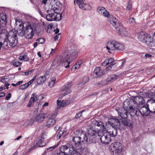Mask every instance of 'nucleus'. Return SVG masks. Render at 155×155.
Masks as SVG:
<instances>
[{"mask_svg":"<svg viewBox=\"0 0 155 155\" xmlns=\"http://www.w3.org/2000/svg\"><path fill=\"white\" fill-rule=\"evenodd\" d=\"M38 12L41 16L44 18H46V19L49 21H55L54 13L52 12H47L48 14L47 15L43 14L41 11L39 10Z\"/></svg>","mask_w":155,"mask_h":155,"instance_id":"obj_16","label":"nucleus"},{"mask_svg":"<svg viewBox=\"0 0 155 155\" xmlns=\"http://www.w3.org/2000/svg\"><path fill=\"white\" fill-rule=\"evenodd\" d=\"M60 36V34H59L56 36H55L54 37V39L55 41H56V40H58L59 37Z\"/></svg>","mask_w":155,"mask_h":155,"instance_id":"obj_61","label":"nucleus"},{"mask_svg":"<svg viewBox=\"0 0 155 155\" xmlns=\"http://www.w3.org/2000/svg\"><path fill=\"white\" fill-rule=\"evenodd\" d=\"M31 101L35 102L38 101V95L36 93H34L32 95L30 99Z\"/></svg>","mask_w":155,"mask_h":155,"instance_id":"obj_35","label":"nucleus"},{"mask_svg":"<svg viewBox=\"0 0 155 155\" xmlns=\"http://www.w3.org/2000/svg\"><path fill=\"white\" fill-rule=\"evenodd\" d=\"M82 132L80 130H76L74 133L75 135H77L76 136H78V135H79V134H81Z\"/></svg>","mask_w":155,"mask_h":155,"instance_id":"obj_60","label":"nucleus"},{"mask_svg":"<svg viewBox=\"0 0 155 155\" xmlns=\"http://www.w3.org/2000/svg\"><path fill=\"white\" fill-rule=\"evenodd\" d=\"M84 111V110H83L77 113L75 115V118L76 119H78L81 117L82 116V113Z\"/></svg>","mask_w":155,"mask_h":155,"instance_id":"obj_41","label":"nucleus"},{"mask_svg":"<svg viewBox=\"0 0 155 155\" xmlns=\"http://www.w3.org/2000/svg\"><path fill=\"white\" fill-rule=\"evenodd\" d=\"M47 136L46 134L44 133H42L40 137L39 140L37 142L36 144L37 146L39 147H42L45 145V143L44 142V140L46 139Z\"/></svg>","mask_w":155,"mask_h":155,"instance_id":"obj_17","label":"nucleus"},{"mask_svg":"<svg viewBox=\"0 0 155 155\" xmlns=\"http://www.w3.org/2000/svg\"><path fill=\"white\" fill-rule=\"evenodd\" d=\"M57 104H58L57 108L59 109L63 107L65 104V103L64 102V101H61L58 100L57 101Z\"/></svg>","mask_w":155,"mask_h":155,"instance_id":"obj_37","label":"nucleus"},{"mask_svg":"<svg viewBox=\"0 0 155 155\" xmlns=\"http://www.w3.org/2000/svg\"><path fill=\"white\" fill-rule=\"evenodd\" d=\"M118 77V75H112L109 76L107 78V81L108 82L111 81H114Z\"/></svg>","mask_w":155,"mask_h":155,"instance_id":"obj_32","label":"nucleus"},{"mask_svg":"<svg viewBox=\"0 0 155 155\" xmlns=\"http://www.w3.org/2000/svg\"><path fill=\"white\" fill-rule=\"evenodd\" d=\"M45 117V114L41 113L37 115L36 116L35 118V120L39 123L41 122L44 120Z\"/></svg>","mask_w":155,"mask_h":155,"instance_id":"obj_28","label":"nucleus"},{"mask_svg":"<svg viewBox=\"0 0 155 155\" xmlns=\"http://www.w3.org/2000/svg\"><path fill=\"white\" fill-rule=\"evenodd\" d=\"M148 34L144 31H142L138 34V39L143 42L145 41L144 39L147 36Z\"/></svg>","mask_w":155,"mask_h":155,"instance_id":"obj_25","label":"nucleus"},{"mask_svg":"<svg viewBox=\"0 0 155 155\" xmlns=\"http://www.w3.org/2000/svg\"><path fill=\"white\" fill-rule=\"evenodd\" d=\"M105 127H111L112 128H118L120 130V127L121 125V122L116 118H111L110 120L106 123Z\"/></svg>","mask_w":155,"mask_h":155,"instance_id":"obj_8","label":"nucleus"},{"mask_svg":"<svg viewBox=\"0 0 155 155\" xmlns=\"http://www.w3.org/2000/svg\"><path fill=\"white\" fill-rule=\"evenodd\" d=\"M55 80L56 79H55V80H52L51 81L49 82L48 86L50 87H52L54 86V85L55 84Z\"/></svg>","mask_w":155,"mask_h":155,"instance_id":"obj_44","label":"nucleus"},{"mask_svg":"<svg viewBox=\"0 0 155 155\" xmlns=\"http://www.w3.org/2000/svg\"><path fill=\"white\" fill-rule=\"evenodd\" d=\"M94 73L97 77H100L104 74L103 70L101 69L99 67H97L94 71Z\"/></svg>","mask_w":155,"mask_h":155,"instance_id":"obj_24","label":"nucleus"},{"mask_svg":"<svg viewBox=\"0 0 155 155\" xmlns=\"http://www.w3.org/2000/svg\"><path fill=\"white\" fill-rule=\"evenodd\" d=\"M34 103V102L32 101H31L30 100L28 104L27 105V107H31L33 105Z\"/></svg>","mask_w":155,"mask_h":155,"instance_id":"obj_51","label":"nucleus"},{"mask_svg":"<svg viewBox=\"0 0 155 155\" xmlns=\"http://www.w3.org/2000/svg\"><path fill=\"white\" fill-rule=\"evenodd\" d=\"M89 77L88 76H87L84 77L83 78L82 81L79 84V86L88 82L89 81Z\"/></svg>","mask_w":155,"mask_h":155,"instance_id":"obj_34","label":"nucleus"},{"mask_svg":"<svg viewBox=\"0 0 155 155\" xmlns=\"http://www.w3.org/2000/svg\"><path fill=\"white\" fill-rule=\"evenodd\" d=\"M130 23L134 24L135 23V19L134 18H130L129 19Z\"/></svg>","mask_w":155,"mask_h":155,"instance_id":"obj_53","label":"nucleus"},{"mask_svg":"<svg viewBox=\"0 0 155 155\" xmlns=\"http://www.w3.org/2000/svg\"><path fill=\"white\" fill-rule=\"evenodd\" d=\"M38 44H43L45 42V39L44 38H40L37 40Z\"/></svg>","mask_w":155,"mask_h":155,"instance_id":"obj_49","label":"nucleus"},{"mask_svg":"<svg viewBox=\"0 0 155 155\" xmlns=\"http://www.w3.org/2000/svg\"><path fill=\"white\" fill-rule=\"evenodd\" d=\"M72 85V84L71 82H69L67 83L66 85H65L64 86L68 87V88H70L71 86Z\"/></svg>","mask_w":155,"mask_h":155,"instance_id":"obj_58","label":"nucleus"},{"mask_svg":"<svg viewBox=\"0 0 155 155\" xmlns=\"http://www.w3.org/2000/svg\"><path fill=\"white\" fill-rule=\"evenodd\" d=\"M31 24L33 25V29L34 33L35 32L36 34H39L43 31V28L41 25L34 24Z\"/></svg>","mask_w":155,"mask_h":155,"instance_id":"obj_22","label":"nucleus"},{"mask_svg":"<svg viewBox=\"0 0 155 155\" xmlns=\"http://www.w3.org/2000/svg\"><path fill=\"white\" fill-rule=\"evenodd\" d=\"M3 44V46H2V47L4 48H8V42L7 41H5L3 43H2Z\"/></svg>","mask_w":155,"mask_h":155,"instance_id":"obj_54","label":"nucleus"},{"mask_svg":"<svg viewBox=\"0 0 155 155\" xmlns=\"http://www.w3.org/2000/svg\"><path fill=\"white\" fill-rule=\"evenodd\" d=\"M19 88L20 89H21V90H23V89L26 88L25 87V86L24 85V84L20 86L19 87Z\"/></svg>","mask_w":155,"mask_h":155,"instance_id":"obj_62","label":"nucleus"},{"mask_svg":"<svg viewBox=\"0 0 155 155\" xmlns=\"http://www.w3.org/2000/svg\"><path fill=\"white\" fill-rule=\"evenodd\" d=\"M43 76L45 78V79L46 80V79H48L49 78L50 75L48 72H46Z\"/></svg>","mask_w":155,"mask_h":155,"instance_id":"obj_52","label":"nucleus"},{"mask_svg":"<svg viewBox=\"0 0 155 155\" xmlns=\"http://www.w3.org/2000/svg\"><path fill=\"white\" fill-rule=\"evenodd\" d=\"M101 15H102L105 17H108V16L110 15L109 13L107 10L104 12H103V13H102Z\"/></svg>","mask_w":155,"mask_h":155,"instance_id":"obj_47","label":"nucleus"},{"mask_svg":"<svg viewBox=\"0 0 155 155\" xmlns=\"http://www.w3.org/2000/svg\"><path fill=\"white\" fill-rule=\"evenodd\" d=\"M114 129L112 130V133L110 134H111V135L112 137H114L116 136L117 134V128H113Z\"/></svg>","mask_w":155,"mask_h":155,"instance_id":"obj_40","label":"nucleus"},{"mask_svg":"<svg viewBox=\"0 0 155 155\" xmlns=\"http://www.w3.org/2000/svg\"><path fill=\"white\" fill-rule=\"evenodd\" d=\"M7 22V15L4 13H0V27H4L6 25Z\"/></svg>","mask_w":155,"mask_h":155,"instance_id":"obj_18","label":"nucleus"},{"mask_svg":"<svg viewBox=\"0 0 155 155\" xmlns=\"http://www.w3.org/2000/svg\"><path fill=\"white\" fill-rule=\"evenodd\" d=\"M113 68L114 69V67L113 66V63L111 64L108 67H107L106 68V69L107 71L108 70H110L111 69Z\"/></svg>","mask_w":155,"mask_h":155,"instance_id":"obj_57","label":"nucleus"},{"mask_svg":"<svg viewBox=\"0 0 155 155\" xmlns=\"http://www.w3.org/2000/svg\"><path fill=\"white\" fill-rule=\"evenodd\" d=\"M106 10L105 8L103 7H98L97 9L98 12L101 14L103 13V12H104Z\"/></svg>","mask_w":155,"mask_h":155,"instance_id":"obj_39","label":"nucleus"},{"mask_svg":"<svg viewBox=\"0 0 155 155\" xmlns=\"http://www.w3.org/2000/svg\"><path fill=\"white\" fill-rule=\"evenodd\" d=\"M131 4L130 3H129L128 4L127 6L126 9L127 10L130 11L132 8Z\"/></svg>","mask_w":155,"mask_h":155,"instance_id":"obj_55","label":"nucleus"},{"mask_svg":"<svg viewBox=\"0 0 155 155\" xmlns=\"http://www.w3.org/2000/svg\"><path fill=\"white\" fill-rule=\"evenodd\" d=\"M65 148H63L64 150L66 152L68 155H81L80 153L78 152L76 150H82L77 149L75 148V147L71 143H69L68 147H65Z\"/></svg>","mask_w":155,"mask_h":155,"instance_id":"obj_7","label":"nucleus"},{"mask_svg":"<svg viewBox=\"0 0 155 155\" xmlns=\"http://www.w3.org/2000/svg\"><path fill=\"white\" fill-rule=\"evenodd\" d=\"M149 94L151 99H153L155 100V91L154 92V93L151 92Z\"/></svg>","mask_w":155,"mask_h":155,"instance_id":"obj_48","label":"nucleus"},{"mask_svg":"<svg viewBox=\"0 0 155 155\" xmlns=\"http://www.w3.org/2000/svg\"><path fill=\"white\" fill-rule=\"evenodd\" d=\"M56 116V114L55 113L49 114L47 116V120L45 126L48 127H51L54 126L56 123L55 118Z\"/></svg>","mask_w":155,"mask_h":155,"instance_id":"obj_13","label":"nucleus"},{"mask_svg":"<svg viewBox=\"0 0 155 155\" xmlns=\"http://www.w3.org/2000/svg\"><path fill=\"white\" fill-rule=\"evenodd\" d=\"M33 25L31 24H28L26 26L25 37L27 39L32 38L35 34L33 29Z\"/></svg>","mask_w":155,"mask_h":155,"instance_id":"obj_11","label":"nucleus"},{"mask_svg":"<svg viewBox=\"0 0 155 155\" xmlns=\"http://www.w3.org/2000/svg\"><path fill=\"white\" fill-rule=\"evenodd\" d=\"M19 59L20 60H24L25 61H28L29 60V58L25 54L20 56Z\"/></svg>","mask_w":155,"mask_h":155,"instance_id":"obj_38","label":"nucleus"},{"mask_svg":"<svg viewBox=\"0 0 155 155\" xmlns=\"http://www.w3.org/2000/svg\"><path fill=\"white\" fill-rule=\"evenodd\" d=\"M56 5H54L51 6V9H49L47 11V12H52L54 13L58 12V9Z\"/></svg>","mask_w":155,"mask_h":155,"instance_id":"obj_30","label":"nucleus"},{"mask_svg":"<svg viewBox=\"0 0 155 155\" xmlns=\"http://www.w3.org/2000/svg\"><path fill=\"white\" fill-rule=\"evenodd\" d=\"M78 55V51L76 49L68 50L65 52L62 56L57 58L54 61L57 63V65L60 66H65L66 64H68L65 67V68H68L69 67L70 62L68 60L72 61L75 59Z\"/></svg>","mask_w":155,"mask_h":155,"instance_id":"obj_2","label":"nucleus"},{"mask_svg":"<svg viewBox=\"0 0 155 155\" xmlns=\"http://www.w3.org/2000/svg\"><path fill=\"white\" fill-rule=\"evenodd\" d=\"M12 62L13 65L16 67H18L21 66L22 64L17 59H14L12 61Z\"/></svg>","mask_w":155,"mask_h":155,"instance_id":"obj_36","label":"nucleus"},{"mask_svg":"<svg viewBox=\"0 0 155 155\" xmlns=\"http://www.w3.org/2000/svg\"><path fill=\"white\" fill-rule=\"evenodd\" d=\"M145 103V101L143 97L138 95L133 96L130 100L124 101V105L128 109L130 115L134 116L138 114V112L137 111V108L140 107V105L143 104Z\"/></svg>","mask_w":155,"mask_h":155,"instance_id":"obj_1","label":"nucleus"},{"mask_svg":"<svg viewBox=\"0 0 155 155\" xmlns=\"http://www.w3.org/2000/svg\"><path fill=\"white\" fill-rule=\"evenodd\" d=\"M18 26L17 33L18 35L21 37L23 36L24 35H25V30L24 29V26L22 22H21Z\"/></svg>","mask_w":155,"mask_h":155,"instance_id":"obj_21","label":"nucleus"},{"mask_svg":"<svg viewBox=\"0 0 155 155\" xmlns=\"http://www.w3.org/2000/svg\"><path fill=\"white\" fill-rule=\"evenodd\" d=\"M77 3L79 5V7L82 9L85 10L87 9L86 8L88 7L89 8L88 9H91V6L88 4H87L84 3L83 1L81 0H78L77 2Z\"/></svg>","mask_w":155,"mask_h":155,"instance_id":"obj_23","label":"nucleus"},{"mask_svg":"<svg viewBox=\"0 0 155 155\" xmlns=\"http://www.w3.org/2000/svg\"><path fill=\"white\" fill-rule=\"evenodd\" d=\"M60 128V127L59 126H57L54 128V129L56 131H57L59 130Z\"/></svg>","mask_w":155,"mask_h":155,"instance_id":"obj_63","label":"nucleus"},{"mask_svg":"<svg viewBox=\"0 0 155 155\" xmlns=\"http://www.w3.org/2000/svg\"><path fill=\"white\" fill-rule=\"evenodd\" d=\"M55 15V21H58L61 20L62 17V13L56 12L54 13Z\"/></svg>","mask_w":155,"mask_h":155,"instance_id":"obj_31","label":"nucleus"},{"mask_svg":"<svg viewBox=\"0 0 155 155\" xmlns=\"http://www.w3.org/2000/svg\"><path fill=\"white\" fill-rule=\"evenodd\" d=\"M123 107L117 110L118 114L119 116L118 118L119 119L126 118L127 117L128 113L130 114L128 110L127 107L124 106L123 104Z\"/></svg>","mask_w":155,"mask_h":155,"instance_id":"obj_10","label":"nucleus"},{"mask_svg":"<svg viewBox=\"0 0 155 155\" xmlns=\"http://www.w3.org/2000/svg\"><path fill=\"white\" fill-rule=\"evenodd\" d=\"M143 43H145L147 46L150 47L153 46L155 44L153 38L151 37L150 38H149L148 41H145V40Z\"/></svg>","mask_w":155,"mask_h":155,"instance_id":"obj_29","label":"nucleus"},{"mask_svg":"<svg viewBox=\"0 0 155 155\" xmlns=\"http://www.w3.org/2000/svg\"><path fill=\"white\" fill-rule=\"evenodd\" d=\"M150 37H151L148 34L147 36L146 37V38H145V39L144 40L145 41H148L149 38H150Z\"/></svg>","mask_w":155,"mask_h":155,"instance_id":"obj_64","label":"nucleus"},{"mask_svg":"<svg viewBox=\"0 0 155 155\" xmlns=\"http://www.w3.org/2000/svg\"><path fill=\"white\" fill-rule=\"evenodd\" d=\"M80 65L79 64H76V65H74L72 68L71 70L72 71H74L77 69H78L79 68Z\"/></svg>","mask_w":155,"mask_h":155,"instance_id":"obj_43","label":"nucleus"},{"mask_svg":"<svg viewBox=\"0 0 155 155\" xmlns=\"http://www.w3.org/2000/svg\"><path fill=\"white\" fill-rule=\"evenodd\" d=\"M33 70L31 71H28L26 72H23L22 73V75H29L31 74V72L33 71Z\"/></svg>","mask_w":155,"mask_h":155,"instance_id":"obj_50","label":"nucleus"},{"mask_svg":"<svg viewBox=\"0 0 155 155\" xmlns=\"http://www.w3.org/2000/svg\"><path fill=\"white\" fill-rule=\"evenodd\" d=\"M146 104L148 107L150 112L155 113V102L153 100H148Z\"/></svg>","mask_w":155,"mask_h":155,"instance_id":"obj_20","label":"nucleus"},{"mask_svg":"<svg viewBox=\"0 0 155 155\" xmlns=\"http://www.w3.org/2000/svg\"><path fill=\"white\" fill-rule=\"evenodd\" d=\"M61 91H65L64 93L60 95L59 97L61 98L65 95L69 94L71 91V89L69 88H68V87L66 86L62 87L61 88Z\"/></svg>","mask_w":155,"mask_h":155,"instance_id":"obj_27","label":"nucleus"},{"mask_svg":"<svg viewBox=\"0 0 155 155\" xmlns=\"http://www.w3.org/2000/svg\"><path fill=\"white\" fill-rule=\"evenodd\" d=\"M108 64V62H107V60L105 59L102 63L101 65L102 66H106Z\"/></svg>","mask_w":155,"mask_h":155,"instance_id":"obj_56","label":"nucleus"},{"mask_svg":"<svg viewBox=\"0 0 155 155\" xmlns=\"http://www.w3.org/2000/svg\"><path fill=\"white\" fill-rule=\"evenodd\" d=\"M95 121H93L91 125V132L90 133V132L89 133L90 135L92 136H94L95 134L97 132V133L98 134V132L100 131H101V130H102V129H101V126H96L94 124V122Z\"/></svg>","mask_w":155,"mask_h":155,"instance_id":"obj_15","label":"nucleus"},{"mask_svg":"<svg viewBox=\"0 0 155 155\" xmlns=\"http://www.w3.org/2000/svg\"><path fill=\"white\" fill-rule=\"evenodd\" d=\"M11 96V94L9 93L6 96L5 99L7 100H8L10 99Z\"/></svg>","mask_w":155,"mask_h":155,"instance_id":"obj_59","label":"nucleus"},{"mask_svg":"<svg viewBox=\"0 0 155 155\" xmlns=\"http://www.w3.org/2000/svg\"><path fill=\"white\" fill-rule=\"evenodd\" d=\"M122 36H124L125 37H126L128 36V33L126 31L125 28L124 29V31H122L120 34Z\"/></svg>","mask_w":155,"mask_h":155,"instance_id":"obj_42","label":"nucleus"},{"mask_svg":"<svg viewBox=\"0 0 155 155\" xmlns=\"http://www.w3.org/2000/svg\"><path fill=\"white\" fill-rule=\"evenodd\" d=\"M64 133V130H62L61 129L60 130L58 134L57 135V137H58V139H60L61 137L63 134Z\"/></svg>","mask_w":155,"mask_h":155,"instance_id":"obj_45","label":"nucleus"},{"mask_svg":"<svg viewBox=\"0 0 155 155\" xmlns=\"http://www.w3.org/2000/svg\"><path fill=\"white\" fill-rule=\"evenodd\" d=\"M132 124L131 121L129 119H125L121 122V125L119 127L120 130H124L126 128L127 126L129 127Z\"/></svg>","mask_w":155,"mask_h":155,"instance_id":"obj_19","label":"nucleus"},{"mask_svg":"<svg viewBox=\"0 0 155 155\" xmlns=\"http://www.w3.org/2000/svg\"><path fill=\"white\" fill-rule=\"evenodd\" d=\"M106 48L109 50L117 51V50H123L124 47L122 44L118 43L114 40H111L107 43Z\"/></svg>","mask_w":155,"mask_h":155,"instance_id":"obj_5","label":"nucleus"},{"mask_svg":"<svg viewBox=\"0 0 155 155\" xmlns=\"http://www.w3.org/2000/svg\"><path fill=\"white\" fill-rule=\"evenodd\" d=\"M110 149L116 153L119 154L122 150V144L119 142H115L111 144L110 146Z\"/></svg>","mask_w":155,"mask_h":155,"instance_id":"obj_9","label":"nucleus"},{"mask_svg":"<svg viewBox=\"0 0 155 155\" xmlns=\"http://www.w3.org/2000/svg\"><path fill=\"white\" fill-rule=\"evenodd\" d=\"M8 40L9 42V45L11 47L15 46L18 42L17 37L16 34H13L12 35H9Z\"/></svg>","mask_w":155,"mask_h":155,"instance_id":"obj_14","label":"nucleus"},{"mask_svg":"<svg viewBox=\"0 0 155 155\" xmlns=\"http://www.w3.org/2000/svg\"><path fill=\"white\" fill-rule=\"evenodd\" d=\"M106 59L107 60V62H108V64L113 63V61H114V58H112Z\"/></svg>","mask_w":155,"mask_h":155,"instance_id":"obj_46","label":"nucleus"},{"mask_svg":"<svg viewBox=\"0 0 155 155\" xmlns=\"http://www.w3.org/2000/svg\"><path fill=\"white\" fill-rule=\"evenodd\" d=\"M108 20L110 23L115 28L116 30L118 31L120 34L123 31H124L125 28L121 25L116 18L111 16L108 18Z\"/></svg>","mask_w":155,"mask_h":155,"instance_id":"obj_6","label":"nucleus"},{"mask_svg":"<svg viewBox=\"0 0 155 155\" xmlns=\"http://www.w3.org/2000/svg\"><path fill=\"white\" fill-rule=\"evenodd\" d=\"M45 81V79L42 76L40 77L37 80V82L39 84H42Z\"/></svg>","mask_w":155,"mask_h":155,"instance_id":"obj_33","label":"nucleus"},{"mask_svg":"<svg viewBox=\"0 0 155 155\" xmlns=\"http://www.w3.org/2000/svg\"><path fill=\"white\" fill-rule=\"evenodd\" d=\"M68 146H69V143H67L65 145L60 146L59 147V150L61 152L57 153V155H68L67 154L66 152L63 149L65 148V147H68Z\"/></svg>","mask_w":155,"mask_h":155,"instance_id":"obj_26","label":"nucleus"},{"mask_svg":"<svg viewBox=\"0 0 155 155\" xmlns=\"http://www.w3.org/2000/svg\"><path fill=\"white\" fill-rule=\"evenodd\" d=\"M137 111L138 112V114L137 115L135 114L133 116H136L137 117L139 115V113L142 116H148L150 114V111L148 107L143 105L141 107L137 108Z\"/></svg>","mask_w":155,"mask_h":155,"instance_id":"obj_12","label":"nucleus"},{"mask_svg":"<svg viewBox=\"0 0 155 155\" xmlns=\"http://www.w3.org/2000/svg\"><path fill=\"white\" fill-rule=\"evenodd\" d=\"M94 124L96 126H101V129H102L98 132V135L100 137V139L101 142L105 144L109 143L111 140V134L106 130L107 127H105L101 122L95 121L94 122Z\"/></svg>","mask_w":155,"mask_h":155,"instance_id":"obj_3","label":"nucleus"},{"mask_svg":"<svg viewBox=\"0 0 155 155\" xmlns=\"http://www.w3.org/2000/svg\"><path fill=\"white\" fill-rule=\"evenodd\" d=\"M72 142L71 143L75 147V148L77 149L83 150L82 144L81 142H87L88 137L84 132H82L80 136H74L72 140Z\"/></svg>","mask_w":155,"mask_h":155,"instance_id":"obj_4","label":"nucleus"}]
</instances>
